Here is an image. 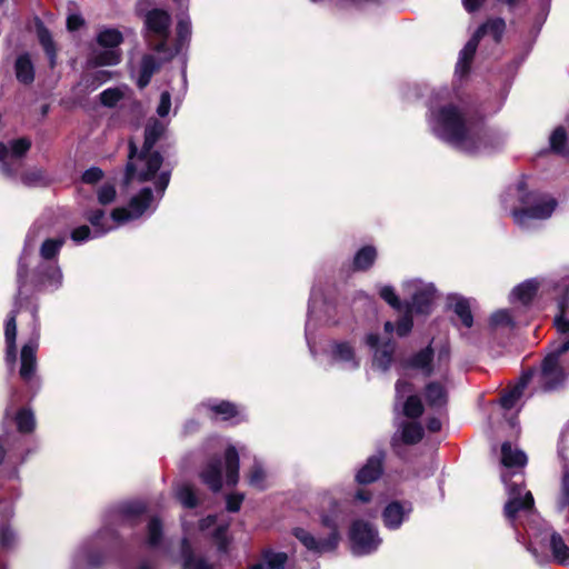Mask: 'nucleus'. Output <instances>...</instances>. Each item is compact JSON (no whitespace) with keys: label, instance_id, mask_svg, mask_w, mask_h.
I'll use <instances>...</instances> for the list:
<instances>
[{"label":"nucleus","instance_id":"5","mask_svg":"<svg viewBox=\"0 0 569 569\" xmlns=\"http://www.w3.org/2000/svg\"><path fill=\"white\" fill-rule=\"evenodd\" d=\"M44 232L42 227L37 224L32 226L27 233L24 240V247L19 261L18 268V282H19V295L14 303V309L8 315L4 323V340H6V363L10 371L16 367L17 361V313L22 308L20 299L22 286L26 282L27 277V263L26 260L36 249L38 242L42 239Z\"/></svg>","mask_w":569,"mask_h":569},{"label":"nucleus","instance_id":"16","mask_svg":"<svg viewBox=\"0 0 569 569\" xmlns=\"http://www.w3.org/2000/svg\"><path fill=\"white\" fill-rule=\"evenodd\" d=\"M31 143L27 139H18L7 147L0 143L1 170L7 176H12L20 167L21 157L29 150Z\"/></svg>","mask_w":569,"mask_h":569},{"label":"nucleus","instance_id":"42","mask_svg":"<svg viewBox=\"0 0 569 569\" xmlns=\"http://www.w3.org/2000/svg\"><path fill=\"white\" fill-rule=\"evenodd\" d=\"M127 91V87L106 89L100 93V101L106 107H113L124 98Z\"/></svg>","mask_w":569,"mask_h":569},{"label":"nucleus","instance_id":"9","mask_svg":"<svg viewBox=\"0 0 569 569\" xmlns=\"http://www.w3.org/2000/svg\"><path fill=\"white\" fill-rule=\"evenodd\" d=\"M170 23V14L161 9L151 10L146 17V24L150 34L159 40L158 43L153 44V50L158 53H163L164 59L173 57V52L167 46Z\"/></svg>","mask_w":569,"mask_h":569},{"label":"nucleus","instance_id":"48","mask_svg":"<svg viewBox=\"0 0 569 569\" xmlns=\"http://www.w3.org/2000/svg\"><path fill=\"white\" fill-rule=\"evenodd\" d=\"M266 479L267 475L263 468L259 463H254L249 473V485L258 489H263L266 487Z\"/></svg>","mask_w":569,"mask_h":569},{"label":"nucleus","instance_id":"27","mask_svg":"<svg viewBox=\"0 0 569 569\" xmlns=\"http://www.w3.org/2000/svg\"><path fill=\"white\" fill-rule=\"evenodd\" d=\"M287 561L288 556L286 552L266 549L262 552L260 562L251 567V569H284Z\"/></svg>","mask_w":569,"mask_h":569},{"label":"nucleus","instance_id":"60","mask_svg":"<svg viewBox=\"0 0 569 569\" xmlns=\"http://www.w3.org/2000/svg\"><path fill=\"white\" fill-rule=\"evenodd\" d=\"M243 501L242 495H229L227 497V509L230 512H236L240 509Z\"/></svg>","mask_w":569,"mask_h":569},{"label":"nucleus","instance_id":"64","mask_svg":"<svg viewBox=\"0 0 569 569\" xmlns=\"http://www.w3.org/2000/svg\"><path fill=\"white\" fill-rule=\"evenodd\" d=\"M485 0H462L463 7L467 11L472 12L480 8Z\"/></svg>","mask_w":569,"mask_h":569},{"label":"nucleus","instance_id":"19","mask_svg":"<svg viewBox=\"0 0 569 569\" xmlns=\"http://www.w3.org/2000/svg\"><path fill=\"white\" fill-rule=\"evenodd\" d=\"M411 505L410 503H400V502H391L389 503L383 512H382V519L383 523L389 529H398L401 523L405 521V519L408 518V516L411 512Z\"/></svg>","mask_w":569,"mask_h":569},{"label":"nucleus","instance_id":"12","mask_svg":"<svg viewBox=\"0 0 569 569\" xmlns=\"http://www.w3.org/2000/svg\"><path fill=\"white\" fill-rule=\"evenodd\" d=\"M509 499L505 506L507 519L515 522L521 516H528L533 511V497L530 491L517 485H508Z\"/></svg>","mask_w":569,"mask_h":569},{"label":"nucleus","instance_id":"24","mask_svg":"<svg viewBox=\"0 0 569 569\" xmlns=\"http://www.w3.org/2000/svg\"><path fill=\"white\" fill-rule=\"evenodd\" d=\"M14 73L19 82L30 84L34 80V64L29 53H21L14 61Z\"/></svg>","mask_w":569,"mask_h":569},{"label":"nucleus","instance_id":"13","mask_svg":"<svg viewBox=\"0 0 569 569\" xmlns=\"http://www.w3.org/2000/svg\"><path fill=\"white\" fill-rule=\"evenodd\" d=\"M545 539L549 540V547L553 560L559 565H569V546L565 542L563 538L556 531L546 529L540 533L533 535L530 538L529 550L538 558L537 549L533 547L537 542H542Z\"/></svg>","mask_w":569,"mask_h":569},{"label":"nucleus","instance_id":"29","mask_svg":"<svg viewBox=\"0 0 569 569\" xmlns=\"http://www.w3.org/2000/svg\"><path fill=\"white\" fill-rule=\"evenodd\" d=\"M224 471L227 485L234 486L239 479V455L232 446L224 453Z\"/></svg>","mask_w":569,"mask_h":569},{"label":"nucleus","instance_id":"55","mask_svg":"<svg viewBox=\"0 0 569 569\" xmlns=\"http://www.w3.org/2000/svg\"><path fill=\"white\" fill-rule=\"evenodd\" d=\"M116 198V189L111 184L102 186L98 191V200L101 204L111 203Z\"/></svg>","mask_w":569,"mask_h":569},{"label":"nucleus","instance_id":"31","mask_svg":"<svg viewBox=\"0 0 569 569\" xmlns=\"http://www.w3.org/2000/svg\"><path fill=\"white\" fill-rule=\"evenodd\" d=\"M160 62L152 54L143 56L140 64L139 77L137 84L139 88H144L149 84L153 73L159 69Z\"/></svg>","mask_w":569,"mask_h":569},{"label":"nucleus","instance_id":"10","mask_svg":"<svg viewBox=\"0 0 569 569\" xmlns=\"http://www.w3.org/2000/svg\"><path fill=\"white\" fill-rule=\"evenodd\" d=\"M38 309L31 310L32 315V331L29 340L22 346L20 353V371L19 375L24 381H29L37 368L36 352L39 347L40 339V325L37 316Z\"/></svg>","mask_w":569,"mask_h":569},{"label":"nucleus","instance_id":"39","mask_svg":"<svg viewBox=\"0 0 569 569\" xmlns=\"http://www.w3.org/2000/svg\"><path fill=\"white\" fill-rule=\"evenodd\" d=\"M423 436V429L418 422H406L401 425V437L408 445L417 443Z\"/></svg>","mask_w":569,"mask_h":569},{"label":"nucleus","instance_id":"14","mask_svg":"<svg viewBox=\"0 0 569 569\" xmlns=\"http://www.w3.org/2000/svg\"><path fill=\"white\" fill-rule=\"evenodd\" d=\"M405 289L412 296L411 305H406V307L417 313H429L436 293L435 287L430 283L411 280L405 283Z\"/></svg>","mask_w":569,"mask_h":569},{"label":"nucleus","instance_id":"58","mask_svg":"<svg viewBox=\"0 0 569 569\" xmlns=\"http://www.w3.org/2000/svg\"><path fill=\"white\" fill-rule=\"evenodd\" d=\"M91 230L88 226H80L71 232V239L74 242H83L91 237Z\"/></svg>","mask_w":569,"mask_h":569},{"label":"nucleus","instance_id":"26","mask_svg":"<svg viewBox=\"0 0 569 569\" xmlns=\"http://www.w3.org/2000/svg\"><path fill=\"white\" fill-rule=\"evenodd\" d=\"M36 27L38 40L49 58L50 67L54 68L57 63V49L51 33L39 19L36 20Z\"/></svg>","mask_w":569,"mask_h":569},{"label":"nucleus","instance_id":"38","mask_svg":"<svg viewBox=\"0 0 569 569\" xmlns=\"http://www.w3.org/2000/svg\"><path fill=\"white\" fill-rule=\"evenodd\" d=\"M123 38L117 29H104L97 37L98 43L103 48L118 49Z\"/></svg>","mask_w":569,"mask_h":569},{"label":"nucleus","instance_id":"51","mask_svg":"<svg viewBox=\"0 0 569 569\" xmlns=\"http://www.w3.org/2000/svg\"><path fill=\"white\" fill-rule=\"evenodd\" d=\"M380 297L389 303L393 309L400 311L402 310V303L400 302L398 296L395 290L390 286H385L380 289Z\"/></svg>","mask_w":569,"mask_h":569},{"label":"nucleus","instance_id":"59","mask_svg":"<svg viewBox=\"0 0 569 569\" xmlns=\"http://www.w3.org/2000/svg\"><path fill=\"white\" fill-rule=\"evenodd\" d=\"M561 501L569 503V468H566L561 481Z\"/></svg>","mask_w":569,"mask_h":569},{"label":"nucleus","instance_id":"61","mask_svg":"<svg viewBox=\"0 0 569 569\" xmlns=\"http://www.w3.org/2000/svg\"><path fill=\"white\" fill-rule=\"evenodd\" d=\"M14 541V535L9 528H3L0 532V545L2 547H10Z\"/></svg>","mask_w":569,"mask_h":569},{"label":"nucleus","instance_id":"18","mask_svg":"<svg viewBox=\"0 0 569 569\" xmlns=\"http://www.w3.org/2000/svg\"><path fill=\"white\" fill-rule=\"evenodd\" d=\"M412 391V385L407 381L399 380L396 385L397 400L407 396L402 408L403 415L408 418H418L421 416L423 407L418 396L410 395Z\"/></svg>","mask_w":569,"mask_h":569},{"label":"nucleus","instance_id":"3","mask_svg":"<svg viewBox=\"0 0 569 569\" xmlns=\"http://www.w3.org/2000/svg\"><path fill=\"white\" fill-rule=\"evenodd\" d=\"M317 505L322 526L330 529L329 537L327 539H316L302 528H296L293 535L308 550L315 553H323L337 548L340 540L338 529L340 523L345 521V517L341 506L330 490L318 495Z\"/></svg>","mask_w":569,"mask_h":569},{"label":"nucleus","instance_id":"43","mask_svg":"<svg viewBox=\"0 0 569 569\" xmlns=\"http://www.w3.org/2000/svg\"><path fill=\"white\" fill-rule=\"evenodd\" d=\"M176 497L186 508H193L198 505V499L192 487L188 483L180 485L176 489Z\"/></svg>","mask_w":569,"mask_h":569},{"label":"nucleus","instance_id":"37","mask_svg":"<svg viewBox=\"0 0 569 569\" xmlns=\"http://www.w3.org/2000/svg\"><path fill=\"white\" fill-rule=\"evenodd\" d=\"M538 289L537 282L535 280H528L519 284L512 290L511 297L515 300H518L522 303H528L531 301L533 296L536 295Z\"/></svg>","mask_w":569,"mask_h":569},{"label":"nucleus","instance_id":"1","mask_svg":"<svg viewBox=\"0 0 569 569\" xmlns=\"http://www.w3.org/2000/svg\"><path fill=\"white\" fill-rule=\"evenodd\" d=\"M447 89L432 98L427 118L431 131L441 140L468 154H489L505 143L503 136L481 122L467 119L453 104L440 106Z\"/></svg>","mask_w":569,"mask_h":569},{"label":"nucleus","instance_id":"54","mask_svg":"<svg viewBox=\"0 0 569 569\" xmlns=\"http://www.w3.org/2000/svg\"><path fill=\"white\" fill-rule=\"evenodd\" d=\"M76 559L79 565H87L88 567H96L99 563L93 553L87 547H82L77 551Z\"/></svg>","mask_w":569,"mask_h":569},{"label":"nucleus","instance_id":"23","mask_svg":"<svg viewBox=\"0 0 569 569\" xmlns=\"http://www.w3.org/2000/svg\"><path fill=\"white\" fill-rule=\"evenodd\" d=\"M201 480L212 491L222 487V463L219 459L210 460L200 473Z\"/></svg>","mask_w":569,"mask_h":569},{"label":"nucleus","instance_id":"17","mask_svg":"<svg viewBox=\"0 0 569 569\" xmlns=\"http://www.w3.org/2000/svg\"><path fill=\"white\" fill-rule=\"evenodd\" d=\"M366 343L375 350L373 352V367L386 371L392 363L393 352L396 345L391 340H387L382 343L379 342L377 335L370 333L366 338Z\"/></svg>","mask_w":569,"mask_h":569},{"label":"nucleus","instance_id":"20","mask_svg":"<svg viewBox=\"0 0 569 569\" xmlns=\"http://www.w3.org/2000/svg\"><path fill=\"white\" fill-rule=\"evenodd\" d=\"M330 356L332 361L340 363L345 369L359 367L353 348L347 342H333L330 347Z\"/></svg>","mask_w":569,"mask_h":569},{"label":"nucleus","instance_id":"2","mask_svg":"<svg viewBox=\"0 0 569 569\" xmlns=\"http://www.w3.org/2000/svg\"><path fill=\"white\" fill-rule=\"evenodd\" d=\"M167 124L158 119H150L144 129L142 149H138L133 141L129 143V160L126 168V183L134 181L144 182L152 180L157 197L160 199L170 181V172L160 170L162 157L158 151H152L156 142L164 136Z\"/></svg>","mask_w":569,"mask_h":569},{"label":"nucleus","instance_id":"56","mask_svg":"<svg viewBox=\"0 0 569 569\" xmlns=\"http://www.w3.org/2000/svg\"><path fill=\"white\" fill-rule=\"evenodd\" d=\"M171 108V94L168 91H163L160 96V102L157 107V113L159 117L168 116Z\"/></svg>","mask_w":569,"mask_h":569},{"label":"nucleus","instance_id":"34","mask_svg":"<svg viewBox=\"0 0 569 569\" xmlns=\"http://www.w3.org/2000/svg\"><path fill=\"white\" fill-rule=\"evenodd\" d=\"M40 276L42 284L49 288L58 289L62 283V272L57 264L42 266Z\"/></svg>","mask_w":569,"mask_h":569},{"label":"nucleus","instance_id":"47","mask_svg":"<svg viewBox=\"0 0 569 569\" xmlns=\"http://www.w3.org/2000/svg\"><path fill=\"white\" fill-rule=\"evenodd\" d=\"M567 136L563 128L559 127L553 130L550 136V147L557 153H563L566 148Z\"/></svg>","mask_w":569,"mask_h":569},{"label":"nucleus","instance_id":"32","mask_svg":"<svg viewBox=\"0 0 569 569\" xmlns=\"http://www.w3.org/2000/svg\"><path fill=\"white\" fill-rule=\"evenodd\" d=\"M531 376L532 375H523L517 386L501 396L500 403L502 408L509 410L516 406L518 400L521 398L526 387L531 381Z\"/></svg>","mask_w":569,"mask_h":569},{"label":"nucleus","instance_id":"8","mask_svg":"<svg viewBox=\"0 0 569 569\" xmlns=\"http://www.w3.org/2000/svg\"><path fill=\"white\" fill-rule=\"evenodd\" d=\"M506 30V22L501 18L489 19L476 31L473 37L466 43L463 49L460 51L459 60L456 66V73L460 77L465 76L468 70L470 62L477 50L479 40L485 36L489 34L496 42H499Z\"/></svg>","mask_w":569,"mask_h":569},{"label":"nucleus","instance_id":"25","mask_svg":"<svg viewBox=\"0 0 569 569\" xmlns=\"http://www.w3.org/2000/svg\"><path fill=\"white\" fill-rule=\"evenodd\" d=\"M382 472V456H373L368 459L366 465L358 471L357 481L359 483H370L377 480Z\"/></svg>","mask_w":569,"mask_h":569},{"label":"nucleus","instance_id":"21","mask_svg":"<svg viewBox=\"0 0 569 569\" xmlns=\"http://www.w3.org/2000/svg\"><path fill=\"white\" fill-rule=\"evenodd\" d=\"M425 399L430 408L440 410L446 407L448 401V391L445 383L431 381L425 388Z\"/></svg>","mask_w":569,"mask_h":569},{"label":"nucleus","instance_id":"4","mask_svg":"<svg viewBox=\"0 0 569 569\" xmlns=\"http://www.w3.org/2000/svg\"><path fill=\"white\" fill-rule=\"evenodd\" d=\"M559 308L561 313L555 318V325L558 331L563 335L559 346L545 358L539 371L526 373L532 375L531 381L536 380L539 387L545 391L558 388L566 379V372L560 365V357L569 350V313L566 310L565 302H561Z\"/></svg>","mask_w":569,"mask_h":569},{"label":"nucleus","instance_id":"52","mask_svg":"<svg viewBox=\"0 0 569 569\" xmlns=\"http://www.w3.org/2000/svg\"><path fill=\"white\" fill-rule=\"evenodd\" d=\"M490 322L493 327H509L512 326V317L508 310L502 309L492 313Z\"/></svg>","mask_w":569,"mask_h":569},{"label":"nucleus","instance_id":"63","mask_svg":"<svg viewBox=\"0 0 569 569\" xmlns=\"http://www.w3.org/2000/svg\"><path fill=\"white\" fill-rule=\"evenodd\" d=\"M43 176L42 172L37 170L29 173H26L23 177V181L27 184H36L42 180Z\"/></svg>","mask_w":569,"mask_h":569},{"label":"nucleus","instance_id":"33","mask_svg":"<svg viewBox=\"0 0 569 569\" xmlns=\"http://www.w3.org/2000/svg\"><path fill=\"white\" fill-rule=\"evenodd\" d=\"M181 557L183 569H213V566L209 563L204 558L196 557L192 553L187 539H183L182 541Z\"/></svg>","mask_w":569,"mask_h":569},{"label":"nucleus","instance_id":"41","mask_svg":"<svg viewBox=\"0 0 569 569\" xmlns=\"http://www.w3.org/2000/svg\"><path fill=\"white\" fill-rule=\"evenodd\" d=\"M64 240L62 238L57 239H44L40 246V256L43 260L53 259L63 246Z\"/></svg>","mask_w":569,"mask_h":569},{"label":"nucleus","instance_id":"6","mask_svg":"<svg viewBox=\"0 0 569 569\" xmlns=\"http://www.w3.org/2000/svg\"><path fill=\"white\" fill-rule=\"evenodd\" d=\"M154 199L152 190L143 188L130 200L128 208L114 209L110 220L106 218L104 211L101 209L88 212L86 217L93 227L92 237H102L118 226L138 219L151 206Z\"/></svg>","mask_w":569,"mask_h":569},{"label":"nucleus","instance_id":"28","mask_svg":"<svg viewBox=\"0 0 569 569\" xmlns=\"http://www.w3.org/2000/svg\"><path fill=\"white\" fill-rule=\"evenodd\" d=\"M121 61L119 49L104 48L101 51H93L88 59V66L96 68L99 66H116Z\"/></svg>","mask_w":569,"mask_h":569},{"label":"nucleus","instance_id":"53","mask_svg":"<svg viewBox=\"0 0 569 569\" xmlns=\"http://www.w3.org/2000/svg\"><path fill=\"white\" fill-rule=\"evenodd\" d=\"M371 501H372V495L369 490H366V489L358 490L353 500L351 501V512L361 511L359 506L361 503H371Z\"/></svg>","mask_w":569,"mask_h":569},{"label":"nucleus","instance_id":"46","mask_svg":"<svg viewBox=\"0 0 569 569\" xmlns=\"http://www.w3.org/2000/svg\"><path fill=\"white\" fill-rule=\"evenodd\" d=\"M162 537V525L158 518H152L148 523V545L157 547Z\"/></svg>","mask_w":569,"mask_h":569},{"label":"nucleus","instance_id":"62","mask_svg":"<svg viewBox=\"0 0 569 569\" xmlns=\"http://www.w3.org/2000/svg\"><path fill=\"white\" fill-rule=\"evenodd\" d=\"M83 24V19L78 14H70L67 19V27L70 31L79 29Z\"/></svg>","mask_w":569,"mask_h":569},{"label":"nucleus","instance_id":"44","mask_svg":"<svg viewBox=\"0 0 569 569\" xmlns=\"http://www.w3.org/2000/svg\"><path fill=\"white\" fill-rule=\"evenodd\" d=\"M190 34H191V26H190L189 18H181L177 26V36H178L177 44H176V48L173 50H171L173 52V56L181 50L183 43L189 39Z\"/></svg>","mask_w":569,"mask_h":569},{"label":"nucleus","instance_id":"49","mask_svg":"<svg viewBox=\"0 0 569 569\" xmlns=\"http://www.w3.org/2000/svg\"><path fill=\"white\" fill-rule=\"evenodd\" d=\"M211 410L220 415L224 420L233 418L239 413L237 407L228 401H221L218 405L211 406Z\"/></svg>","mask_w":569,"mask_h":569},{"label":"nucleus","instance_id":"36","mask_svg":"<svg viewBox=\"0 0 569 569\" xmlns=\"http://www.w3.org/2000/svg\"><path fill=\"white\" fill-rule=\"evenodd\" d=\"M377 257V251L373 247L367 246L361 248L355 256L353 267L356 270H367L372 266Z\"/></svg>","mask_w":569,"mask_h":569},{"label":"nucleus","instance_id":"35","mask_svg":"<svg viewBox=\"0 0 569 569\" xmlns=\"http://www.w3.org/2000/svg\"><path fill=\"white\" fill-rule=\"evenodd\" d=\"M111 73L109 71H94V72H87L82 76L79 87H84L87 91H93L99 86L104 83L110 79Z\"/></svg>","mask_w":569,"mask_h":569},{"label":"nucleus","instance_id":"22","mask_svg":"<svg viewBox=\"0 0 569 569\" xmlns=\"http://www.w3.org/2000/svg\"><path fill=\"white\" fill-rule=\"evenodd\" d=\"M228 527L229 523L227 521L218 522L216 516H208L207 518L202 519L199 523V529L201 531H207L210 528H213L212 537L217 541L219 549L221 551H224L227 548L226 532L228 530Z\"/></svg>","mask_w":569,"mask_h":569},{"label":"nucleus","instance_id":"45","mask_svg":"<svg viewBox=\"0 0 569 569\" xmlns=\"http://www.w3.org/2000/svg\"><path fill=\"white\" fill-rule=\"evenodd\" d=\"M17 427L20 432H31L34 429V416L28 409H22L16 417Z\"/></svg>","mask_w":569,"mask_h":569},{"label":"nucleus","instance_id":"11","mask_svg":"<svg viewBox=\"0 0 569 569\" xmlns=\"http://www.w3.org/2000/svg\"><path fill=\"white\" fill-rule=\"evenodd\" d=\"M351 550L355 555H368L375 551L381 540L378 531L369 522L357 520L350 528Z\"/></svg>","mask_w":569,"mask_h":569},{"label":"nucleus","instance_id":"15","mask_svg":"<svg viewBox=\"0 0 569 569\" xmlns=\"http://www.w3.org/2000/svg\"><path fill=\"white\" fill-rule=\"evenodd\" d=\"M433 359V351L431 347H427L419 352H417L410 360V367L415 369L421 370L425 375L430 376L436 370L440 372H446L449 365V350L447 348H442L439 350L437 356V363L431 365Z\"/></svg>","mask_w":569,"mask_h":569},{"label":"nucleus","instance_id":"7","mask_svg":"<svg viewBox=\"0 0 569 569\" xmlns=\"http://www.w3.org/2000/svg\"><path fill=\"white\" fill-rule=\"evenodd\" d=\"M513 193L517 196L520 207H515L511 213L515 222L521 227H526L531 219L549 218L557 204L555 199L549 196L528 192L523 182L518 183Z\"/></svg>","mask_w":569,"mask_h":569},{"label":"nucleus","instance_id":"50","mask_svg":"<svg viewBox=\"0 0 569 569\" xmlns=\"http://www.w3.org/2000/svg\"><path fill=\"white\" fill-rule=\"evenodd\" d=\"M411 313L412 311L410 308L406 307L405 313L398 321L396 328V332L399 337H405L411 331L413 325Z\"/></svg>","mask_w":569,"mask_h":569},{"label":"nucleus","instance_id":"40","mask_svg":"<svg viewBox=\"0 0 569 569\" xmlns=\"http://www.w3.org/2000/svg\"><path fill=\"white\" fill-rule=\"evenodd\" d=\"M453 311L461 320L462 325L470 328L473 323L470 306L468 300L462 297H457L453 300Z\"/></svg>","mask_w":569,"mask_h":569},{"label":"nucleus","instance_id":"30","mask_svg":"<svg viewBox=\"0 0 569 569\" xmlns=\"http://www.w3.org/2000/svg\"><path fill=\"white\" fill-rule=\"evenodd\" d=\"M501 462L507 468L523 467L527 463V456L523 451L512 448L511 443L505 442L501 447Z\"/></svg>","mask_w":569,"mask_h":569},{"label":"nucleus","instance_id":"57","mask_svg":"<svg viewBox=\"0 0 569 569\" xmlns=\"http://www.w3.org/2000/svg\"><path fill=\"white\" fill-rule=\"evenodd\" d=\"M103 176V172L101 169L97 167L89 168L86 170L82 174V181L86 183L93 184L98 182Z\"/></svg>","mask_w":569,"mask_h":569}]
</instances>
